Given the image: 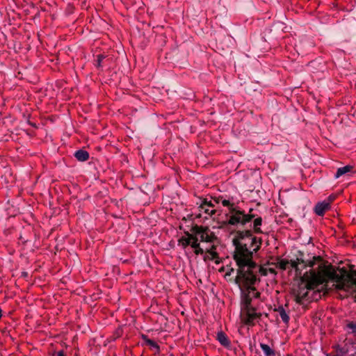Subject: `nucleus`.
<instances>
[{"instance_id":"obj_1","label":"nucleus","mask_w":356,"mask_h":356,"mask_svg":"<svg viewBox=\"0 0 356 356\" xmlns=\"http://www.w3.org/2000/svg\"><path fill=\"white\" fill-rule=\"evenodd\" d=\"M301 280L312 289L332 280L335 282L337 289L348 291L353 284H356V271L342 268L338 273L332 267L321 264L317 272L314 270L306 272Z\"/></svg>"},{"instance_id":"obj_2","label":"nucleus","mask_w":356,"mask_h":356,"mask_svg":"<svg viewBox=\"0 0 356 356\" xmlns=\"http://www.w3.org/2000/svg\"><path fill=\"white\" fill-rule=\"evenodd\" d=\"M262 242V238L254 236L251 229L237 230L232 240L235 248L233 259L237 267L245 266L248 262L253 264V254L260 250Z\"/></svg>"},{"instance_id":"obj_3","label":"nucleus","mask_w":356,"mask_h":356,"mask_svg":"<svg viewBox=\"0 0 356 356\" xmlns=\"http://www.w3.org/2000/svg\"><path fill=\"white\" fill-rule=\"evenodd\" d=\"M223 207L228 208L229 213L226 215L227 217V225L231 226L245 227L248 223L253 220V227L251 229L254 234H263L261 229L263 219L261 216H257L252 213L253 209H250L248 213L241 209L238 206L232 203L229 200H223L222 202Z\"/></svg>"},{"instance_id":"obj_4","label":"nucleus","mask_w":356,"mask_h":356,"mask_svg":"<svg viewBox=\"0 0 356 356\" xmlns=\"http://www.w3.org/2000/svg\"><path fill=\"white\" fill-rule=\"evenodd\" d=\"M252 263L253 264L248 262L245 264V266H238L236 270L237 275H238V279L242 282L248 283L249 284H255L257 282L260 281L259 278L257 277L258 273H260L261 275H267L266 269L258 265L253 260Z\"/></svg>"},{"instance_id":"obj_5","label":"nucleus","mask_w":356,"mask_h":356,"mask_svg":"<svg viewBox=\"0 0 356 356\" xmlns=\"http://www.w3.org/2000/svg\"><path fill=\"white\" fill-rule=\"evenodd\" d=\"M234 282L238 286L241 291V309L252 307V298H257L260 296V293L257 291L254 284H249L241 281L238 279V275L235 277Z\"/></svg>"},{"instance_id":"obj_6","label":"nucleus","mask_w":356,"mask_h":356,"mask_svg":"<svg viewBox=\"0 0 356 356\" xmlns=\"http://www.w3.org/2000/svg\"><path fill=\"white\" fill-rule=\"evenodd\" d=\"M261 314L257 312L255 307L241 309V318L242 322L248 326H254L261 319Z\"/></svg>"},{"instance_id":"obj_7","label":"nucleus","mask_w":356,"mask_h":356,"mask_svg":"<svg viewBox=\"0 0 356 356\" xmlns=\"http://www.w3.org/2000/svg\"><path fill=\"white\" fill-rule=\"evenodd\" d=\"M191 231L201 242H213L216 239L215 234L206 226L195 225L192 227Z\"/></svg>"},{"instance_id":"obj_8","label":"nucleus","mask_w":356,"mask_h":356,"mask_svg":"<svg viewBox=\"0 0 356 356\" xmlns=\"http://www.w3.org/2000/svg\"><path fill=\"white\" fill-rule=\"evenodd\" d=\"M309 290L312 289L308 288L306 284L304 286L299 285L298 289L294 290L293 293L296 302L298 305H303L305 301L308 300Z\"/></svg>"},{"instance_id":"obj_9","label":"nucleus","mask_w":356,"mask_h":356,"mask_svg":"<svg viewBox=\"0 0 356 356\" xmlns=\"http://www.w3.org/2000/svg\"><path fill=\"white\" fill-rule=\"evenodd\" d=\"M330 208V204L329 202L323 201L321 202H318L314 207V212L316 215L319 216H323L325 211L329 210Z\"/></svg>"},{"instance_id":"obj_10","label":"nucleus","mask_w":356,"mask_h":356,"mask_svg":"<svg viewBox=\"0 0 356 356\" xmlns=\"http://www.w3.org/2000/svg\"><path fill=\"white\" fill-rule=\"evenodd\" d=\"M321 259L319 256H314L312 259H307L302 257H297L296 261H298V266L302 265V268L313 267L315 265L316 261H321Z\"/></svg>"},{"instance_id":"obj_11","label":"nucleus","mask_w":356,"mask_h":356,"mask_svg":"<svg viewBox=\"0 0 356 356\" xmlns=\"http://www.w3.org/2000/svg\"><path fill=\"white\" fill-rule=\"evenodd\" d=\"M216 339L218 342L225 348L227 349L231 348V341L228 338L227 335L222 331H220L217 333Z\"/></svg>"},{"instance_id":"obj_12","label":"nucleus","mask_w":356,"mask_h":356,"mask_svg":"<svg viewBox=\"0 0 356 356\" xmlns=\"http://www.w3.org/2000/svg\"><path fill=\"white\" fill-rule=\"evenodd\" d=\"M193 238V232L191 234L188 232H185V236L181 237L178 240V245L181 246L184 249L186 248L188 246H190L191 241Z\"/></svg>"},{"instance_id":"obj_13","label":"nucleus","mask_w":356,"mask_h":356,"mask_svg":"<svg viewBox=\"0 0 356 356\" xmlns=\"http://www.w3.org/2000/svg\"><path fill=\"white\" fill-rule=\"evenodd\" d=\"M349 343L346 342L343 346H337L335 347L336 353L335 355L337 356H345L348 355L350 356V352H352L351 350H349Z\"/></svg>"},{"instance_id":"obj_14","label":"nucleus","mask_w":356,"mask_h":356,"mask_svg":"<svg viewBox=\"0 0 356 356\" xmlns=\"http://www.w3.org/2000/svg\"><path fill=\"white\" fill-rule=\"evenodd\" d=\"M190 246L193 249L194 253L196 255L204 254V250L200 247V241L197 236L193 235V238L191 241Z\"/></svg>"},{"instance_id":"obj_15","label":"nucleus","mask_w":356,"mask_h":356,"mask_svg":"<svg viewBox=\"0 0 356 356\" xmlns=\"http://www.w3.org/2000/svg\"><path fill=\"white\" fill-rule=\"evenodd\" d=\"M275 312H277L280 318H282V321L285 323L288 324L290 320L289 314L286 312L285 309L283 307L282 305L278 306L277 308L274 309Z\"/></svg>"},{"instance_id":"obj_16","label":"nucleus","mask_w":356,"mask_h":356,"mask_svg":"<svg viewBox=\"0 0 356 356\" xmlns=\"http://www.w3.org/2000/svg\"><path fill=\"white\" fill-rule=\"evenodd\" d=\"M141 339L144 341L146 346H149L150 348H154L157 353L160 352V347L156 342L148 338L146 334H143Z\"/></svg>"},{"instance_id":"obj_17","label":"nucleus","mask_w":356,"mask_h":356,"mask_svg":"<svg viewBox=\"0 0 356 356\" xmlns=\"http://www.w3.org/2000/svg\"><path fill=\"white\" fill-rule=\"evenodd\" d=\"M75 158L79 161H86L88 160L89 153L84 149H79L74 153Z\"/></svg>"},{"instance_id":"obj_18","label":"nucleus","mask_w":356,"mask_h":356,"mask_svg":"<svg viewBox=\"0 0 356 356\" xmlns=\"http://www.w3.org/2000/svg\"><path fill=\"white\" fill-rule=\"evenodd\" d=\"M199 214L197 217L200 218L202 216V213L206 214L204 216V218L207 219L209 217H211L213 215H214L216 213V210L214 209H209V207H204V209L199 208Z\"/></svg>"},{"instance_id":"obj_19","label":"nucleus","mask_w":356,"mask_h":356,"mask_svg":"<svg viewBox=\"0 0 356 356\" xmlns=\"http://www.w3.org/2000/svg\"><path fill=\"white\" fill-rule=\"evenodd\" d=\"M353 166L349 165L341 167V168H339L337 170V172L334 175V178L338 179L341 176H342L348 172H351L353 170Z\"/></svg>"},{"instance_id":"obj_20","label":"nucleus","mask_w":356,"mask_h":356,"mask_svg":"<svg viewBox=\"0 0 356 356\" xmlns=\"http://www.w3.org/2000/svg\"><path fill=\"white\" fill-rule=\"evenodd\" d=\"M207 254H206L204 257V261H207V259L211 260V261L214 260L215 263L216 264H219L221 262V260H220L217 252H207Z\"/></svg>"},{"instance_id":"obj_21","label":"nucleus","mask_w":356,"mask_h":356,"mask_svg":"<svg viewBox=\"0 0 356 356\" xmlns=\"http://www.w3.org/2000/svg\"><path fill=\"white\" fill-rule=\"evenodd\" d=\"M345 328L349 333L356 336V319L354 321H347Z\"/></svg>"},{"instance_id":"obj_22","label":"nucleus","mask_w":356,"mask_h":356,"mask_svg":"<svg viewBox=\"0 0 356 356\" xmlns=\"http://www.w3.org/2000/svg\"><path fill=\"white\" fill-rule=\"evenodd\" d=\"M260 347L263 350L265 356H275V352L268 345L260 343Z\"/></svg>"},{"instance_id":"obj_23","label":"nucleus","mask_w":356,"mask_h":356,"mask_svg":"<svg viewBox=\"0 0 356 356\" xmlns=\"http://www.w3.org/2000/svg\"><path fill=\"white\" fill-rule=\"evenodd\" d=\"M289 264V261L288 260L278 258L276 266L281 270H285Z\"/></svg>"},{"instance_id":"obj_24","label":"nucleus","mask_w":356,"mask_h":356,"mask_svg":"<svg viewBox=\"0 0 356 356\" xmlns=\"http://www.w3.org/2000/svg\"><path fill=\"white\" fill-rule=\"evenodd\" d=\"M200 203L199 205V208L204 209V207H209V209H213L214 204L211 202V201H208L207 199H202L200 198Z\"/></svg>"},{"instance_id":"obj_25","label":"nucleus","mask_w":356,"mask_h":356,"mask_svg":"<svg viewBox=\"0 0 356 356\" xmlns=\"http://www.w3.org/2000/svg\"><path fill=\"white\" fill-rule=\"evenodd\" d=\"M289 264H291V268L296 270L297 275H301L302 269L298 266V261L296 260H291Z\"/></svg>"},{"instance_id":"obj_26","label":"nucleus","mask_w":356,"mask_h":356,"mask_svg":"<svg viewBox=\"0 0 356 356\" xmlns=\"http://www.w3.org/2000/svg\"><path fill=\"white\" fill-rule=\"evenodd\" d=\"M105 58H106V56L103 54H99L97 56L95 66L97 68H100L102 67V63Z\"/></svg>"},{"instance_id":"obj_27","label":"nucleus","mask_w":356,"mask_h":356,"mask_svg":"<svg viewBox=\"0 0 356 356\" xmlns=\"http://www.w3.org/2000/svg\"><path fill=\"white\" fill-rule=\"evenodd\" d=\"M349 350H351L352 352H350V356H356V342H349Z\"/></svg>"},{"instance_id":"obj_28","label":"nucleus","mask_w":356,"mask_h":356,"mask_svg":"<svg viewBox=\"0 0 356 356\" xmlns=\"http://www.w3.org/2000/svg\"><path fill=\"white\" fill-rule=\"evenodd\" d=\"M212 199L217 204L220 203V202H222L224 200H222V196L214 197Z\"/></svg>"},{"instance_id":"obj_29","label":"nucleus","mask_w":356,"mask_h":356,"mask_svg":"<svg viewBox=\"0 0 356 356\" xmlns=\"http://www.w3.org/2000/svg\"><path fill=\"white\" fill-rule=\"evenodd\" d=\"M216 252V246L214 245H212L211 248L208 250H207L206 252Z\"/></svg>"},{"instance_id":"obj_30","label":"nucleus","mask_w":356,"mask_h":356,"mask_svg":"<svg viewBox=\"0 0 356 356\" xmlns=\"http://www.w3.org/2000/svg\"><path fill=\"white\" fill-rule=\"evenodd\" d=\"M234 272V269L233 268H231L229 269V270L225 273V277L231 275L232 273Z\"/></svg>"},{"instance_id":"obj_31","label":"nucleus","mask_w":356,"mask_h":356,"mask_svg":"<svg viewBox=\"0 0 356 356\" xmlns=\"http://www.w3.org/2000/svg\"><path fill=\"white\" fill-rule=\"evenodd\" d=\"M56 356H65V355L63 350H60L56 353Z\"/></svg>"}]
</instances>
